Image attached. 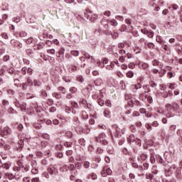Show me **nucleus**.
<instances>
[{
    "instance_id": "nucleus-38",
    "label": "nucleus",
    "mask_w": 182,
    "mask_h": 182,
    "mask_svg": "<svg viewBox=\"0 0 182 182\" xmlns=\"http://www.w3.org/2000/svg\"><path fill=\"white\" fill-rule=\"evenodd\" d=\"M153 177H154V176L151 173H146V178L147 180H153Z\"/></svg>"
},
{
    "instance_id": "nucleus-18",
    "label": "nucleus",
    "mask_w": 182,
    "mask_h": 182,
    "mask_svg": "<svg viewBox=\"0 0 182 182\" xmlns=\"http://www.w3.org/2000/svg\"><path fill=\"white\" fill-rule=\"evenodd\" d=\"M22 141H20V142L16 144L14 149L16 150V151H21V150H22Z\"/></svg>"
},
{
    "instance_id": "nucleus-29",
    "label": "nucleus",
    "mask_w": 182,
    "mask_h": 182,
    "mask_svg": "<svg viewBox=\"0 0 182 182\" xmlns=\"http://www.w3.org/2000/svg\"><path fill=\"white\" fill-rule=\"evenodd\" d=\"M62 144L65 146V147H70L72 146V142L70 141H62Z\"/></svg>"
},
{
    "instance_id": "nucleus-9",
    "label": "nucleus",
    "mask_w": 182,
    "mask_h": 182,
    "mask_svg": "<svg viewBox=\"0 0 182 182\" xmlns=\"http://www.w3.org/2000/svg\"><path fill=\"white\" fill-rule=\"evenodd\" d=\"M102 177H107V176L112 175V169L107 166H105L101 171Z\"/></svg>"
},
{
    "instance_id": "nucleus-7",
    "label": "nucleus",
    "mask_w": 182,
    "mask_h": 182,
    "mask_svg": "<svg viewBox=\"0 0 182 182\" xmlns=\"http://www.w3.org/2000/svg\"><path fill=\"white\" fill-rule=\"evenodd\" d=\"M11 133L12 129H11V128L9 127L1 128L0 134L2 136V137H6V136H9V134H11Z\"/></svg>"
},
{
    "instance_id": "nucleus-42",
    "label": "nucleus",
    "mask_w": 182,
    "mask_h": 182,
    "mask_svg": "<svg viewBox=\"0 0 182 182\" xmlns=\"http://www.w3.org/2000/svg\"><path fill=\"white\" fill-rule=\"evenodd\" d=\"M15 71V69L14 68H7V72L8 73H10V75H12V73H14V72Z\"/></svg>"
},
{
    "instance_id": "nucleus-47",
    "label": "nucleus",
    "mask_w": 182,
    "mask_h": 182,
    "mask_svg": "<svg viewBox=\"0 0 182 182\" xmlns=\"http://www.w3.org/2000/svg\"><path fill=\"white\" fill-rule=\"evenodd\" d=\"M33 82H34L35 86H41L42 85V82L41 81H38L37 80H35L33 81Z\"/></svg>"
},
{
    "instance_id": "nucleus-26",
    "label": "nucleus",
    "mask_w": 182,
    "mask_h": 182,
    "mask_svg": "<svg viewBox=\"0 0 182 182\" xmlns=\"http://www.w3.org/2000/svg\"><path fill=\"white\" fill-rule=\"evenodd\" d=\"M27 45H31V43H35V40L32 37L28 38L26 41Z\"/></svg>"
},
{
    "instance_id": "nucleus-36",
    "label": "nucleus",
    "mask_w": 182,
    "mask_h": 182,
    "mask_svg": "<svg viewBox=\"0 0 182 182\" xmlns=\"http://www.w3.org/2000/svg\"><path fill=\"white\" fill-rule=\"evenodd\" d=\"M108 21L109 22V21L108 20ZM110 23L112 26H117L118 23H117V21L113 19L110 21Z\"/></svg>"
},
{
    "instance_id": "nucleus-8",
    "label": "nucleus",
    "mask_w": 182,
    "mask_h": 182,
    "mask_svg": "<svg viewBox=\"0 0 182 182\" xmlns=\"http://www.w3.org/2000/svg\"><path fill=\"white\" fill-rule=\"evenodd\" d=\"M125 100L128 102V105L130 107H134V97H133V95L132 94H126L125 95Z\"/></svg>"
},
{
    "instance_id": "nucleus-58",
    "label": "nucleus",
    "mask_w": 182,
    "mask_h": 182,
    "mask_svg": "<svg viewBox=\"0 0 182 182\" xmlns=\"http://www.w3.org/2000/svg\"><path fill=\"white\" fill-rule=\"evenodd\" d=\"M65 154H66V156H72V155L73 154V151H72V150H68V151H67L65 152Z\"/></svg>"
},
{
    "instance_id": "nucleus-2",
    "label": "nucleus",
    "mask_w": 182,
    "mask_h": 182,
    "mask_svg": "<svg viewBox=\"0 0 182 182\" xmlns=\"http://www.w3.org/2000/svg\"><path fill=\"white\" fill-rule=\"evenodd\" d=\"M166 108L167 112H170V113L166 114V117H173L174 113H180V112H181L180 105H178L177 102H174L172 105L171 104H166Z\"/></svg>"
},
{
    "instance_id": "nucleus-55",
    "label": "nucleus",
    "mask_w": 182,
    "mask_h": 182,
    "mask_svg": "<svg viewBox=\"0 0 182 182\" xmlns=\"http://www.w3.org/2000/svg\"><path fill=\"white\" fill-rule=\"evenodd\" d=\"M128 140L129 141V143L134 142V136H133V135L129 136L128 138Z\"/></svg>"
},
{
    "instance_id": "nucleus-43",
    "label": "nucleus",
    "mask_w": 182,
    "mask_h": 182,
    "mask_svg": "<svg viewBox=\"0 0 182 182\" xmlns=\"http://www.w3.org/2000/svg\"><path fill=\"white\" fill-rule=\"evenodd\" d=\"M58 90H59L60 92H62V93H63V95H65V94L66 93V89H65V87H58Z\"/></svg>"
},
{
    "instance_id": "nucleus-63",
    "label": "nucleus",
    "mask_w": 182,
    "mask_h": 182,
    "mask_svg": "<svg viewBox=\"0 0 182 182\" xmlns=\"http://www.w3.org/2000/svg\"><path fill=\"white\" fill-rule=\"evenodd\" d=\"M26 70H28V68H26V67L21 68V72L23 75H26Z\"/></svg>"
},
{
    "instance_id": "nucleus-31",
    "label": "nucleus",
    "mask_w": 182,
    "mask_h": 182,
    "mask_svg": "<svg viewBox=\"0 0 182 182\" xmlns=\"http://www.w3.org/2000/svg\"><path fill=\"white\" fill-rule=\"evenodd\" d=\"M78 143L80 146H85V144H86V141H85V139L81 138L78 140Z\"/></svg>"
},
{
    "instance_id": "nucleus-16",
    "label": "nucleus",
    "mask_w": 182,
    "mask_h": 182,
    "mask_svg": "<svg viewBox=\"0 0 182 182\" xmlns=\"http://www.w3.org/2000/svg\"><path fill=\"white\" fill-rule=\"evenodd\" d=\"M65 112L66 113H72L73 114H76V110L70 107H65Z\"/></svg>"
},
{
    "instance_id": "nucleus-11",
    "label": "nucleus",
    "mask_w": 182,
    "mask_h": 182,
    "mask_svg": "<svg viewBox=\"0 0 182 182\" xmlns=\"http://www.w3.org/2000/svg\"><path fill=\"white\" fill-rule=\"evenodd\" d=\"M48 171L49 173V174L52 175V174H56V173H58V168H56V165H51L48 168Z\"/></svg>"
},
{
    "instance_id": "nucleus-35",
    "label": "nucleus",
    "mask_w": 182,
    "mask_h": 182,
    "mask_svg": "<svg viewBox=\"0 0 182 182\" xmlns=\"http://www.w3.org/2000/svg\"><path fill=\"white\" fill-rule=\"evenodd\" d=\"M63 144H62V141L59 144H58V145H56V146H55V149H56V150H61L62 149H63Z\"/></svg>"
},
{
    "instance_id": "nucleus-60",
    "label": "nucleus",
    "mask_w": 182,
    "mask_h": 182,
    "mask_svg": "<svg viewBox=\"0 0 182 182\" xmlns=\"http://www.w3.org/2000/svg\"><path fill=\"white\" fill-rule=\"evenodd\" d=\"M94 161H96L97 163H100V161H102V159H100V157L97 156L95 159H93Z\"/></svg>"
},
{
    "instance_id": "nucleus-37",
    "label": "nucleus",
    "mask_w": 182,
    "mask_h": 182,
    "mask_svg": "<svg viewBox=\"0 0 182 182\" xmlns=\"http://www.w3.org/2000/svg\"><path fill=\"white\" fill-rule=\"evenodd\" d=\"M146 97H147V95H146V93H141V95H139V99L141 100H144Z\"/></svg>"
},
{
    "instance_id": "nucleus-61",
    "label": "nucleus",
    "mask_w": 182,
    "mask_h": 182,
    "mask_svg": "<svg viewBox=\"0 0 182 182\" xmlns=\"http://www.w3.org/2000/svg\"><path fill=\"white\" fill-rule=\"evenodd\" d=\"M65 136H66V137H72L73 136V134H72V132H67L66 133H65Z\"/></svg>"
},
{
    "instance_id": "nucleus-10",
    "label": "nucleus",
    "mask_w": 182,
    "mask_h": 182,
    "mask_svg": "<svg viewBox=\"0 0 182 182\" xmlns=\"http://www.w3.org/2000/svg\"><path fill=\"white\" fill-rule=\"evenodd\" d=\"M136 65H137L139 69H143L146 70V69H149V65L146 63H141L140 61H136Z\"/></svg>"
},
{
    "instance_id": "nucleus-57",
    "label": "nucleus",
    "mask_w": 182,
    "mask_h": 182,
    "mask_svg": "<svg viewBox=\"0 0 182 182\" xmlns=\"http://www.w3.org/2000/svg\"><path fill=\"white\" fill-rule=\"evenodd\" d=\"M48 53H49L50 55H55V49H50V50H48Z\"/></svg>"
},
{
    "instance_id": "nucleus-51",
    "label": "nucleus",
    "mask_w": 182,
    "mask_h": 182,
    "mask_svg": "<svg viewBox=\"0 0 182 182\" xmlns=\"http://www.w3.org/2000/svg\"><path fill=\"white\" fill-rule=\"evenodd\" d=\"M159 63H160V62L157 60H154L152 61L153 66H159Z\"/></svg>"
},
{
    "instance_id": "nucleus-39",
    "label": "nucleus",
    "mask_w": 182,
    "mask_h": 182,
    "mask_svg": "<svg viewBox=\"0 0 182 182\" xmlns=\"http://www.w3.org/2000/svg\"><path fill=\"white\" fill-rule=\"evenodd\" d=\"M161 96L162 97H168V93L167 92V91L164 90L161 92Z\"/></svg>"
},
{
    "instance_id": "nucleus-30",
    "label": "nucleus",
    "mask_w": 182,
    "mask_h": 182,
    "mask_svg": "<svg viewBox=\"0 0 182 182\" xmlns=\"http://www.w3.org/2000/svg\"><path fill=\"white\" fill-rule=\"evenodd\" d=\"M53 97H55L56 99H62V95L60 93L54 92L53 94Z\"/></svg>"
},
{
    "instance_id": "nucleus-24",
    "label": "nucleus",
    "mask_w": 182,
    "mask_h": 182,
    "mask_svg": "<svg viewBox=\"0 0 182 182\" xmlns=\"http://www.w3.org/2000/svg\"><path fill=\"white\" fill-rule=\"evenodd\" d=\"M44 46H45V44L40 43V44L35 46V49H38V50H41V49H43Z\"/></svg>"
},
{
    "instance_id": "nucleus-46",
    "label": "nucleus",
    "mask_w": 182,
    "mask_h": 182,
    "mask_svg": "<svg viewBox=\"0 0 182 182\" xmlns=\"http://www.w3.org/2000/svg\"><path fill=\"white\" fill-rule=\"evenodd\" d=\"M133 76H134V73H133V71H129L127 73V77H133Z\"/></svg>"
},
{
    "instance_id": "nucleus-1",
    "label": "nucleus",
    "mask_w": 182,
    "mask_h": 182,
    "mask_svg": "<svg viewBox=\"0 0 182 182\" xmlns=\"http://www.w3.org/2000/svg\"><path fill=\"white\" fill-rule=\"evenodd\" d=\"M13 171L15 173L14 177L16 180H19V178L22 177V173H26V171H29V167L28 166L23 165L22 160H18L17 166H14L13 167Z\"/></svg>"
},
{
    "instance_id": "nucleus-64",
    "label": "nucleus",
    "mask_w": 182,
    "mask_h": 182,
    "mask_svg": "<svg viewBox=\"0 0 182 182\" xmlns=\"http://www.w3.org/2000/svg\"><path fill=\"white\" fill-rule=\"evenodd\" d=\"M31 182H41V181L39 180V178H33Z\"/></svg>"
},
{
    "instance_id": "nucleus-15",
    "label": "nucleus",
    "mask_w": 182,
    "mask_h": 182,
    "mask_svg": "<svg viewBox=\"0 0 182 182\" xmlns=\"http://www.w3.org/2000/svg\"><path fill=\"white\" fill-rule=\"evenodd\" d=\"M108 34L112 36V39H117L119 38V32L117 29L114 30L113 33L108 31Z\"/></svg>"
},
{
    "instance_id": "nucleus-50",
    "label": "nucleus",
    "mask_w": 182,
    "mask_h": 182,
    "mask_svg": "<svg viewBox=\"0 0 182 182\" xmlns=\"http://www.w3.org/2000/svg\"><path fill=\"white\" fill-rule=\"evenodd\" d=\"M71 105H72L73 107H74L75 109H77V107H79V105H77V102H71Z\"/></svg>"
},
{
    "instance_id": "nucleus-45",
    "label": "nucleus",
    "mask_w": 182,
    "mask_h": 182,
    "mask_svg": "<svg viewBox=\"0 0 182 182\" xmlns=\"http://www.w3.org/2000/svg\"><path fill=\"white\" fill-rule=\"evenodd\" d=\"M149 86H151V87H157V84L154 81H151Z\"/></svg>"
},
{
    "instance_id": "nucleus-41",
    "label": "nucleus",
    "mask_w": 182,
    "mask_h": 182,
    "mask_svg": "<svg viewBox=\"0 0 182 182\" xmlns=\"http://www.w3.org/2000/svg\"><path fill=\"white\" fill-rule=\"evenodd\" d=\"M156 112L159 113V114H161L162 116H164V114H166L164 113V111L163 110V109L160 108V109H157Z\"/></svg>"
},
{
    "instance_id": "nucleus-40",
    "label": "nucleus",
    "mask_w": 182,
    "mask_h": 182,
    "mask_svg": "<svg viewBox=\"0 0 182 182\" xmlns=\"http://www.w3.org/2000/svg\"><path fill=\"white\" fill-rule=\"evenodd\" d=\"M146 36H148V38H153V36H154V32H153V31H148L146 33Z\"/></svg>"
},
{
    "instance_id": "nucleus-54",
    "label": "nucleus",
    "mask_w": 182,
    "mask_h": 182,
    "mask_svg": "<svg viewBox=\"0 0 182 182\" xmlns=\"http://www.w3.org/2000/svg\"><path fill=\"white\" fill-rule=\"evenodd\" d=\"M146 127L148 132H151V130H153V127H151V125L150 124H147L146 125Z\"/></svg>"
},
{
    "instance_id": "nucleus-25",
    "label": "nucleus",
    "mask_w": 182,
    "mask_h": 182,
    "mask_svg": "<svg viewBox=\"0 0 182 182\" xmlns=\"http://www.w3.org/2000/svg\"><path fill=\"white\" fill-rule=\"evenodd\" d=\"M0 154L3 160L8 159V152L1 151Z\"/></svg>"
},
{
    "instance_id": "nucleus-6",
    "label": "nucleus",
    "mask_w": 182,
    "mask_h": 182,
    "mask_svg": "<svg viewBox=\"0 0 182 182\" xmlns=\"http://www.w3.org/2000/svg\"><path fill=\"white\" fill-rule=\"evenodd\" d=\"M84 15L85 18H87V19H89L91 22H95L96 19H97V14H92L90 10H86Z\"/></svg>"
},
{
    "instance_id": "nucleus-32",
    "label": "nucleus",
    "mask_w": 182,
    "mask_h": 182,
    "mask_svg": "<svg viewBox=\"0 0 182 182\" xmlns=\"http://www.w3.org/2000/svg\"><path fill=\"white\" fill-rule=\"evenodd\" d=\"M20 38H26L28 36V33L26 31H21L19 33Z\"/></svg>"
},
{
    "instance_id": "nucleus-17",
    "label": "nucleus",
    "mask_w": 182,
    "mask_h": 182,
    "mask_svg": "<svg viewBox=\"0 0 182 182\" xmlns=\"http://www.w3.org/2000/svg\"><path fill=\"white\" fill-rule=\"evenodd\" d=\"M147 160V154H141L139 156H138V161H146Z\"/></svg>"
},
{
    "instance_id": "nucleus-13",
    "label": "nucleus",
    "mask_w": 182,
    "mask_h": 182,
    "mask_svg": "<svg viewBox=\"0 0 182 182\" xmlns=\"http://www.w3.org/2000/svg\"><path fill=\"white\" fill-rule=\"evenodd\" d=\"M116 133H115V137H122V134H124V129H121L119 127L115 128Z\"/></svg>"
},
{
    "instance_id": "nucleus-12",
    "label": "nucleus",
    "mask_w": 182,
    "mask_h": 182,
    "mask_svg": "<svg viewBox=\"0 0 182 182\" xmlns=\"http://www.w3.org/2000/svg\"><path fill=\"white\" fill-rule=\"evenodd\" d=\"M11 43L14 48H17V49L22 48V43L18 41L11 40Z\"/></svg>"
},
{
    "instance_id": "nucleus-56",
    "label": "nucleus",
    "mask_w": 182,
    "mask_h": 182,
    "mask_svg": "<svg viewBox=\"0 0 182 182\" xmlns=\"http://www.w3.org/2000/svg\"><path fill=\"white\" fill-rule=\"evenodd\" d=\"M27 99H33V97H35V95L28 93L26 95Z\"/></svg>"
},
{
    "instance_id": "nucleus-22",
    "label": "nucleus",
    "mask_w": 182,
    "mask_h": 182,
    "mask_svg": "<svg viewBox=\"0 0 182 182\" xmlns=\"http://www.w3.org/2000/svg\"><path fill=\"white\" fill-rule=\"evenodd\" d=\"M77 69H80V67H77L75 65H71L70 67H69V70L70 72H77Z\"/></svg>"
},
{
    "instance_id": "nucleus-21",
    "label": "nucleus",
    "mask_w": 182,
    "mask_h": 182,
    "mask_svg": "<svg viewBox=\"0 0 182 182\" xmlns=\"http://www.w3.org/2000/svg\"><path fill=\"white\" fill-rule=\"evenodd\" d=\"M104 116H105V117H107V119H110L112 114H111L110 110H109V109H105Z\"/></svg>"
},
{
    "instance_id": "nucleus-53",
    "label": "nucleus",
    "mask_w": 182,
    "mask_h": 182,
    "mask_svg": "<svg viewBox=\"0 0 182 182\" xmlns=\"http://www.w3.org/2000/svg\"><path fill=\"white\" fill-rule=\"evenodd\" d=\"M84 167L85 168H89V167H90V162L89 161L84 162Z\"/></svg>"
},
{
    "instance_id": "nucleus-49",
    "label": "nucleus",
    "mask_w": 182,
    "mask_h": 182,
    "mask_svg": "<svg viewBox=\"0 0 182 182\" xmlns=\"http://www.w3.org/2000/svg\"><path fill=\"white\" fill-rule=\"evenodd\" d=\"M97 65L98 66V68H101L102 69V68H105V64L103 63V62H100V61H98L97 63Z\"/></svg>"
},
{
    "instance_id": "nucleus-59",
    "label": "nucleus",
    "mask_w": 182,
    "mask_h": 182,
    "mask_svg": "<svg viewBox=\"0 0 182 182\" xmlns=\"http://www.w3.org/2000/svg\"><path fill=\"white\" fill-rule=\"evenodd\" d=\"M151 126H152L153 127H158V126H159V122H158L157 121H154V122H152V124H151Z\"/></svg>"
},
{
    "instance_id": "nucleus-33",
    "label": "nucleus",
    "mask_w": 182,
    "mask_h": 182,
    "mask_svg": "<svg viewBox=\"0 0 182 182\" xmlns=\"http://www.w3.org/2000/svg\"><path fill=\"white\" fill-rule=\"evenodd\" d=\"M150 161L152 164H154V163H156V157H154V154H151Z\"/></svg>"
},
{
    "instance_id": "nucleus-48",
    "label": "nucleus",
    "mask_w": 182,
    "mask_h": 182,
    "mask_svg": "<svg viewBox=\"0 0 182 182\" xmlns=\"http://www.w3.org/2000/svg\"><path fill=\"white\" fill-rule=\"evenodd\" d=\"M70 93H76L77 92V89L75 87H72L70 88Z\"/></svg>"
},
{
    "instance_id": "nucleus-14",
    "label": "nucleus",
    "mask_w": 182,
    "mask_h": 182,
    "mask_svg": "<svg viewBox=\"0 0 182 182\" xmlns=\"http://www.w3.org/2000/svg\"><path fill=\"white\" fill-rule=\"evenodd\" d=\"M50 154V151L48 150L46 151L42 152V151H38L37 152V156L39 157V159H42V157H44V156H48V154Z\"/></svg>"
},
{
    "instance_id": "nucleus-5",
    "label": "nucleus",
    "mask_w": 182,
    "mask_h": 182,
    "mask_svg": "<svg viewBox=\"0 0 182 182\" xmlns=\"http://www.w3.org/2000/svg\"><path fill=\"white\" fill-rule=\"evenodd\" d=\"M106 134L102 133L98 136L95 137L97 143H101L103 146H107L109 141H107Z\"/></svg>"
},
{
    "instance_id": "nucleus-23",
    "label": "nucleus",
    "mask_w": 182,
    "mask_h": 182,
    "mask_svg": "<svg viewBox=\"0 0 182 182\" xmlns=\"http://www.w3.org/2000/svg\"><path fill=\"white\" fill-rule=\"evenodd\" d=\"M0 147H3L4 150H9L11 149V146L9 145L5 144V143H0Z\"/></svg>"
},
{
    "instance_id": "nucleus-28",
    "label": "nucleus",
    "mask_w": 182,
    "mask_h": 182,
    "mask_svg": "<svg viewBox=\"0 0 182 182\" xmlns=\"http://www.w3.org/2000/svg\"><path fill=\"white\" fill-rule=\"evenodd\" d=\"M151 173L153 174H157V173H159V170H157V166H152Z\"/></svg>"
},
{
    "instance_id": "nucleus-44",
    "label": "nucleus",
    "mask_w": 182,
    "mask_h": 182,
    "mask_svg": "<svg viewBox=\"0 0 182 182\" xmlns=\"http://www.w3.org/2000/svg\"><path fill=\"white\" fill-rule=\"evenodd\" d=\"M149 85L143 86V88L144 89V90H147L146 92H145V93H149V92H151V90L149 88Z\"/></svg>"
},
{
    "instance_id": "nucleus-3",
    "label": "nucleus",
    "mask_w": 182,
    "mask_h": 182,
    "mask_svg": "<svg viewBox=\"0 0 182 182\" xmlns=\"http://www.w3.org/2000/svg\"><path fill=\"white\" fill-rule=\"evenodd\" d=\"M70 173L74 174V176L77 175V170H80L82 168V164L80 162H77L74 164H70L68 167Z\"/></svg>"
},
{
    "instance_id": "nucleus-19",
    "label": "nucleus",
    "mask_w": 182,
    "mask_h": 182,
    "mask_svg": "<svg viewBox=\"0 0 182 182\" xmlns=\"http://www.w3.org/2000/svg\"><path fill=\"white\" fill-rule=\"evenodd\" d=\"M42 123H43V120L38 121V122H35V123L33 124V127H34L36 129H42Z\"/></svg>"
},
{
    "instance_id": "nucleus-52",
    "label": "nucleus",
    "mask_w": 182,
    "mask_h": 182,
    "mask_svg": "<svg viewBox=\"0 0 182 182\" xmlns=\"http://www.w3.org/2000/svg\"><path fill=\"white\" fill-rule=\"evenodd\" d=\"M71 55H73V56H79V51L72 50L71 51Z\"/></svg>"
},
{
    "instance_id": "nucleus-20",
    "label": "nucleus",
    "mask_w": 182,
    "mask_h": 182,
    "mask_svg": "<svg viewBox=\"0 0 182 182\" xmlns=\"http://www.w3.org/2000/svg\"><path fill=\"white\" fill-rule=\"evenodd\" d=\"M11 166H12V163L11 161H7L3 164V170L5 168V170H9V168H11Z\"/></svg>"
},
{
    "instance_id": "nucleus-34",
    "label": "nucleus",
    "mask_w": 182,
    "mask_h": 182,
    "mask_svg": "<svg viewBox=\"0 0 182 182\" xmlns=\"http://www.w3.org/2000/svg\"><path fill=\"white\" fill-rule=\"evenodd\" d=\"M107 152L109 154H113V147L112 146H108L107 148Z\"/></svg>"
},
{
    "instance_id": "nucleus-27",
    "label": "nucleus",
    "mask_w": 182,
    "mask_h": 182,
    "mask_svg": "<svg viewBox=\"0 0 182 182\" xmlns=\"http://www.w3.org/2000/svg\"><path fill=\"white\" fill-rule=\"evenodd\" d=\"M32 166H33V168L31 169L32 174H38L39 173V171L38 170V168L33 166V165H32Z\"/></svg>"
},
{
    "instance_id": "nucleus-62",
    "label": "nucleus",
    "mask_w": 182,
    "mask_h": 182,
    "mask_svg": "<svg viewBox=\"0 0 182 182\" xmlns=\"http://www.w3.org/2000/svg\"><path fill=\"white\" fill-rule=\"evenodd\" d=\"M23 182H31V177H24L23 178Z\"/></svg>"
},
{
    "instance_id": "nucleus-4",
    "label": "nucleus",
    "mask_w": 182,
    "mask_h": 182,
    "mask_svg": "<svg viewBox=\"0 0 182 182\" xmlns=\"http://www.w3.org/2000/svg\"><path fill=\"white\" fill-rule=\"evenodd\" d=\"M14 105L16 106V107H20L21 112H26L27 110H33V105H32L30 107H26V103L21 102H19V101H16L14 102Z\"/></svg>"
}]
</instances>
